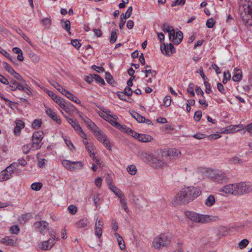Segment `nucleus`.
<instances>
[{
  "mask_svg": "<svg viewBox=\"0 0 252 252\" xmlns=\"http://www.w3.org/2000/svg\"><path fill=\"white\" fill-rule=\"evenodd\" d=\"M115 235L117 238V241L120 249L122 250H124L126 248V246L125 244H124V241L123 240V238L117 233H115Z\"/></svg>",
  "mask_w": 252,
  "mask_h": 252,
  "instance_id": "c85d7f7f",
  "label": "nucleus"
},
{
  "mask_svg": "<svg viewBox=\"0 0 252 252\" xmlns=\"http://www.w3.org/2000/svg\"><path fill=\"white\" fill-rule=\"evenodd\" d=\"M43 138V132L42 131H36L33 133L32 138L36 140H42Z\"/></svg>",
  "mask_w": 252,
  "mask_h": 252,
  "instance_id": "e433bc0d",
  "label": "nucleus"
},
{
  "mask_svg": "<svg viewBox=\"0 0 252 252\" xmlns=\"http://www.w3.org/2000/svg\"><path fill=\"white\" fill-rule=\"evenodd\" d=\"M231 75L229 72H224L223 73V79L222 80V83L223 84H226L227 83V80L230 79Z\"/></svg>",
  "mask_w": 252,
  "mask_h": 252,
  "instance_id": "6e6d98bb",
  "label": "nucleus"
},
{
  "mask_svg": "<svg viewBox=\"0 0 252 252\" xmlns=\"http://www.w3.org/2000/svg\"><path fill=\"white\" fill-rule=\"evenodd\" d=\"M83 121L85 122V123H86L89 127L93 130V131L94 132V133H96L97 131H98L100 129L94 123H93L90 119H88L87 118H82Z\"/></svg>",
  "mask_w": 252,
  "mask_h": 252,
  "instance_id": "5701e85b",
  "label": "nucleus"
},
{
  "mask_svg": "<svg viewBox=\"0 0 252 252\" xmlns=\"http://www.w3.org/2000/svg\"><path fill=\"white\" fill-rule=\"evenodd\" d=\"M213 179L218 183H223L227 182L228 177L226 173L220 171L215 174Z\"/></svg>",
  "mask_w": 252,
  "mask_h": 252,
  "instance_id": "9b49d317",
  "label": "nucleus"
},
{
  "mask_svg": "<svg viewBox=\"0 0 252 252\" xmlns=\"http://www.w3.org/2000/svg\"><path fill=\"white\" fill-rule=\"evenodd\" d=\"M132 6H129L127 10H126V13L124 14V13H123L122 14V17L123 16V17L124 18V19H127V18H128L130 15H131V12H132Z\"/></svg>",
  "mask_w": 252,
  "mask_h": 252,
  "instance_id": "8fccbe9b",
  "label": "nucleus"
},
{
  "mask_svg": "<svg viewBox=\"0 0 252 252\" xmlns=\"http://www.w3.org/2000/svg\"><path fill=\"white\" fill-rule=\"evenodd\" d=\"M171 102V98L170 96H166L163 99V103L166 107H168L170 105Z\"/></svg>",
  "mask_w": 252,
  "mask_h": 252,
  "instance_id": "864d4df0",
  "label": "nucleus"
},
{
  "mask_svg": "<svg viewBox=\"0 0 252 252\" xmlns=\"http://www.w3.org/2000/svg\"><path fill=\"white\" fill-rule=\"evenodd\" d=\"M137 139L139 141L147 143L153 140V138L150 135L139 134Z\"/></svg>",
  "mask_w": 252,
  "mask_h": 252,
  "instance_id": "393cba45",
  "label": "nucleus"
},
{
  "mask_svg": "<svg viewBox=\"0 0 252 252\" xmlns=\"http://www.w3.org/2000/svg\"><path fill=\"white\" fill-rule=\"evenodd\" d=\"M185 215L189 219L196 223H206L209 220L208 216L198 214L194 212L187 211Z\"/></svg>",
  "mask_w": 252,
  "mask_h": 252,
  "instance_id": "423d86ee",
  "label": "nucleus"
},
{
  "mask_svg": "<svg viewBox=\"0 0 252 252\" xmlns=\"http://www.w3.org/2000/svg\"><path fill=\"white\" fill-rule=\"evenodd\" d=\"M13 85H16L17 89L23 91L25 92H27V91H28V89L27 87H25L23 85H21V84H19L16 81H13Z\"/></svg>",
  "mask_w": 252,
  "mask_h": 252,
  "instance_id": "09e8293b",
  "label": "nucleus"
},
{
  "mask_svg": "<svg viewBox=\"0 0 252 252\" xmlns=\"http://www.w3.org/2000/svg\"><path fill=\"white\" fill-rule=\"evenodd\" d=\"M127 172L131 175H135L137 173V168L135 165H129L126 168Z\"/></svg>",
  "mask_w": 252,
  "mask_h": 252,
  "instance_id": "2f4dec72",
  "label": "nucleus"
},
{
  "mask_svg": "<svg viewBox=\"0 0 252 252\" xmlns=\"http://www.w3.org/2000/svg\"><path fill=\"white\" fill-rule=\"evenodd\" d=\"M71 43L77 49H78L80 47L81 44L77 39L72 40Z\"/></svg>",
  "mask_w": 252,
  "mask_h": 252,
  "instance_id": "774afa93",
  "label": "nucleus"
},
{
  "mask_svg": "<svg viewBox=\"0 0 252 252\" xmlns=\"http://www.w3.org/2000/svg\"><path fill=\"white\" fill-rule=\"evenodd\" d=\"M61 108L63 109L65 112L68 113L70 111L71 105L68 102L65 101L63 104L62 105Z\"/></svg>",
  "mask_w": 252,
  "mask_h": 252,
  "instance_id": "a18cd8bd",
  "label": "nucleus"
},
{
  "mask_svg": "<svg viewBox=\"0 0 252 252\" xmlns=\"http://www.w3.org/2000/svg\"><path fill=\"white\" fill-rule=\"evenodd\" d=\"M126 132L129 135H131V136L134 137L136 139H137L139 134L134 131L132 129H131L129 128H127V130H126Z\"/></svg>",
  "mask_w": 252,
  "mask_h": 252,
  "instance_id": "3c124183",
  "label": "nucleus"
},
{
  "mask_svg": "<svg viewBox=\"0 0 252 252\" xmlns=\"http://www.w3.org/2000/svg\"><path fill=\"white\" fill-rule=\"evenodd\" d=\"M202 117V112L198 110L195 112L194 119L196 121H199Z\"/></svg>",
  "mask_w": 252,
  "mask_h": 252,
  "instance_id": "680f3d73",
  "label": "nucleus"
},
{
  "mask_svg": "<svg viewBox=\"0 0 252 252\" xmlns=\"http://www.w3.org/2000/svg\"><path fill=\"white\" fill-rule=\"evenodd\" d=\"M134 114L136 115V120L139 123H142L145 120V118L139 115L137 113L134 112Z\"/></svg>",
  "mask_w": 252,
  "mask_h": 252,
  "instance_id": "0e129e2a",
  "label": "nucleus"
},
{
  "mask_svg": "<svg viewBox=\"0 0 252 252\" xmlns=\"http://www.w3.org/2000/svg\"><path fill=\"white\" fill-rule=\"evenodd\" d=\"M243 126L242 125H231L228 127L224 131H222V133H233L237 131L242 128Z\"/></svg>",
  "mask_w": 252,
  "mask_h": 252,
  "instance_id": "4be33fe9",
  "label": "nucleus"
},
{
  "mask_svg": "<svg viewBox=\"0 0 252 252\" xmlns=\"http://www.w3.org/2000/svg\"><path fill=\"white\" fill-rule=\"evenodd\" d=\"M24 124L20 120L17 121L16 122V126L14 128V132L16 135L20 133V130L22 128H24Z\"/></svg>",
  "mask_w": 252,
  "mask_h": 252,
  "instance_id": "a878e982",
  "label": "nucleus"
},
{
  "mask_svg": "<svg viewBox=\"0 0 252 252\" xmlns=\"http://www.w3.org/2000/svg\"><path fill=\"white\" fill-rule=\"evenodd\" d=\"M54 100L61 107L63 104L64 102L65 101L64 99L60 97H59L58 96L55 98H54Z\"/></svg>",
  "mask_w": 252,
  "mask_h": 252,
  "instance_id": "052dcab7",
  "label": "nucleus"
},
{
  "mask_svg": "<svg viewBox=\"0 0 252 252\" xmlns=\"http://www.w3.org/2000/svg\"><path fill=\"white\" fill-rule=\"evenodd\" d=\"M162 29L164 32H168V34H171V32H173L174 30L172 27L169 26L167 23H164L162 25Z\"/></svg>",
  "mask_w": 252,
  "mask_h": 252,
  "instance_id": "72a5a7b5",
  "label": "nucleus"
},
{
  "mask_svg": "<svg viewBox=\"0 0 252 252\" xmlns=\"http://www.w3.org/2000/svg\"><path fill=\"white\" fill-rule=\"evenodd\" d=\"M109 189L110 190L114 192V193L118 197L121 198V197H124V195L122 191L119 189L117 187H115L113 184L110 183L109 184Z\"/></svg>",
  "mask_w": 252,
  "mask_h": 252,
  "instance_id": "aec40b11",
  "label": "nucleus"
},
{
  "mask_svg": "<svg viewBox=\"0 0 252 252\" xmlns=\"http://www.w3.org/2000/svg\"><path fill=\"white\" fill-rule=\"evenodd\" d=\"M93 79H95L96 81H97L98 82L100 83L101 84H105L104 80L97 74H93Z\"/></svg>",
  "mask_w": 252,
  "mask_h": 252,
  "instance_id": "4d7b16f0",
  "label": "nucleus"
},
{
  "mask_svg": "<svg viewBox=\"0 0 252 252\" xmlns=\"http://www.w3.org/2000/svg\"><path fill=\"white\" fill-rule=\"evenodd\" d=\"M30 57L32 61L34 63H37L39 61V57L34 53L31 54Z\"/></svg>",
  "mask_w": 252,
  "mask_h": 252,
  "instance_id": "338daca9",
  "label": "nucleus"
},
{
  "mask_svg": "<svg viewBox=\"0 0 252 252\" xmlns=\"http://www.w3.org/2000/svg\"><path fill=\"white\" fill-rule=\"evenodd\" d=\"M231 195H238L237 183L231 184Z\"/></svg>",
  "mask_w": 252,
  "mask_h": 252,
  "instance_id": "37998d69",
  "label": "nucleus"
},
{
  "mask_svg": "<svg viewBox=\"0 0 252 252\" xmlns=\"http://www.w3.org/2000/svg\"><path fill=\"white\" fill-rule=\"evenodd\" d=\"M62 22H63V24L62 25V28L66 31L69 34H71V32L70 31V22L67 20L65 21H63V20L62 21Z\"/></svg>",
  "mask_w": 252,
  "mask_h": 252,
  "instance_id": "f704fd0d",
  "label": "nucleus"
},
{
  "mask_svg": "<svg viewBox=\"0 0 252 252\" xmlns=\"http://www.w3.org/2000/svg\"><path fill=\"white\" fill-rule=\"evenodd\" d=\"M42 25L46 28H49L51 25V20L49 18H46L42 20Z\"/></svg>",
  "mask_w": 252,
  "mask_h": 252,
  "instance_id": "5fc2aeb1",
  "label": "nucleus"
},
{
  "mask_svg": "<svg viewBox=\"0 0 252 252\" xmlns=\"http://www.w3.org/2000/svg\"><path fill=\"white\" fill-rule=\"evenodd\" d=\"M168 34L170 41L173 42L175 44L180 43L183 38V32L180 31H178L175 34V30H174L173 32H171V34L169 33Z\"/></svg>",
  "mask_w": 252,
  "mask_h": 252,
  "instance_id": "1a4fd4ad",
  "label": "nucleus"
},
{
  "mask_svg": "<svg viewBox=\"0 0 252 252\" xmlns=\"http://www.w3.org/2000/svg\"><path fill=\"white\" fill-rule=\"evenodd\" d=\"M101 117L114 126L118 125V122L115 121L118 119V118L115 115H112L106 113V115H103Z\"/></svg>",
  "mask_w": 252,
  "mask_h": 252,
  "instance_id": "dca6fc26",
  "label": "nucleus"
},
{
  "mask_svg": "<svg viewBox=\"0 0 252 252\" xmlns=\"http://www.w3.org/2000/svg\"><path fill=\"white\" fill-rule=\"evenodd\" d=\"M239 12L243 22L252 26V0H241Z\"/></svg>",
  "mask_w": 252,
  "mask_h": 252,
  "instance_id": "f03ea898",
  "label": "nucleus"
},
{
  "mask_svg": "<svg viewBox=\"0 0 252 252\" xmlns=\"http://www.w3.org/2000/svg\"><path fill=\"white\" fill-rule=\"evenodd\" d=\"M55 242L54 240L49 239L47 241L41 242L39 244L38 248L40 250L46 251L51 249L55 245Z\"/></svg>",
  "mask_w": 252,
  "mask_h": 252,
  "instance_id": "4468645a",
  "label": "nucleus"
},
{
  "mask_svg": "<svg viewBox=\"0 0 252 252\" xmlns=\"http://www.w3.org/2000/svg\"><path fill=\"white\" fill-rule=\"evenodd\" d=\"M231 184H227L223 186L220 189L221 192H222L225 194H231Z\"/></svg>",
  "mask_w": 252,
  "mask_h": 252,
  "instance_id": "473e14b6",
  "label": "nucleus"
},
{
  "mask_svg": "<svg viewBox=\"0 0 252 252\" xmlns=\"http://www.w3.org/2000/svg\"><path fill=\"white\" fill-rule=\"evenodd\" d=\"M63 139L65 144H66L67 147L70 149V150H71L72 151H74L75 148L71 141L69 139H67L66 137H63Z\"/></svg>",
  "mask_w": 252,
  "mask_h": 252,
  "instance_id": "79ce46f5",
  "label": "nucleus"
},
{
  "mask_svg": "<svg viewBox=\"0 0 252 252\" xmlns=\"http://www.w3.org/2000/svg\"><path fill=\"white\" fill-rule=\"evenodd\" d=\"M32 143L31 146V149H32V150H38L41 147V140H36L32 138Z\"/></svg>",
  "mask_w": 252,
  "mask_h": 252,
  "instance_id": "cd10ccee",
  "label": "nucleus"
},
{
  "mask_svg": "<svg viewBox=\"0 0 252 252\" xmlns=\"http://www.w3.org/2000/svg\"><path fill=\"white\" fill-rule=\"evenodd\" d=\"M120 203L122 205V207L125 211V212L128 213L129 212V209L128 208V207L127 206V203L124 197H121L120 198Z\"/></svg>",
  "mask_w": 252,
  "mask_h": 252,
  "instance_id": "ea45409f",
  "label": "nucleus"
},
{
  "mask_svg": "<svg viewBox=\"0 0 252 252\" xmlns=\"http://www.w3.org/2000/svg\"><path fill=\"white\" fill-rule=\"evenodd\" d=\"M0 242L6 245L14 246L16 243V240L15 239L11 238L10 237L6 236L1 238L0 240Z\"/></svg>",
  "mask_w": 252,
  "mask_h": 252,
  "instance_id": "b1692460",
  "label": "nucleus"
},
{
  "mask_svg": "<svg viewBox=\"0 0 252 252\" xmlns=\"http://www.w3.org/2000/svg\"><path fill=\"white\" fill-rule=\"evenodd\" d=\"M34 226L40 232H42L48 229V223L46 221L41 220L35 222L34 223Z\"/></svg>",
  "mask_w": 252,
  "mask_h": 252,
  "instance_id": "2eb2a0df",
  "label": "nucleus"
},
{
  "mask_svg": "<svg viewBox=\"0 0 252 252\" xmlns=\"http://www.w3.org/2000/svg\"><path fill=\"white\" fill-rule=\"evenodd\" d=\"M171 237L170 235L162 234L156 237L153 240L152 246L157 249L166 247L171 242Z\"/></svg>",
  "mask_w": 252,
  "mask_h": 252,
  "instance_id": "20e7f679",
  "label": "nucleus"
},
{
  "mask_svg": "<svg viewBox=\"0 0 252 252\" xmlns=\"http://www.w3.org/2000/svg\"><path fill=\"white\" fill-rule=\"evenodd\" d=\"M63 94L65 95L69 99L77 104L81 103V101L77 97H76L74 94H72L70 92L67 91L66 90L63 91Z\"/></svg>",
  "mask_w": 252,
  "mask_h": 252,
  "instance_id": "a211bd4d",
  "label": "nucleus"
},
{
  "mask_svg": "<svg viewBox=\"0 0 252 252\" xmlns=\"http://www.w3.org/2000/svg\"><path fill=\"white\" fill-rule=\"evenodd\" d=\"M51 84L62 94H63V91L65 90V89H63L57 82H56L55 81L52 82L51 83Z\"/></svg>",
  "mask_w": 252,
  "mask_h": 252,
  "instance_id": "c03bdc74",
  "label": "nucleus"
},
{
  "mask_svg": "<svg viewBox=\"0 0 252 252\" xmlns=\"http://www.w3.org/2000/svg\"><path fill=\"white\" fill-rule=\"evenodd\" d=\"M163 47L161 46L160 49L162 54L166 56H171L175 52V48L172 44L170 43L166 45L163 43Z\"/></svg>",
  "mask_w": 252,
  "mask_h": 252,
  "instance_id": "ddd939ff",
  "label": "nucleus"
},
{
  "mask_svg": "<svg viewBox=\"0 0 252 252\" xmlns=\"http://www.w3.org/2000/svg\"><path fill=\"white\" fill-rule=\"evenodd\" d=\"M17 163H13L1 171L0 173V182L7 181L12 177L13 173L19 172L20 171L17 169Z\"/></svg>",
  "mask_w": 252,
  "mask_h": 252,
  "instance_id": "39448f33",
  "label": "nucleus"
},
{
  "mask_svg": "<svg viewBox=\"0 0 252 252\" xmlns=\"http://www.w3.org/2000/svg\"><path fill=\"white\" fill-rule=\"evenodd\" d=\"M201 194L199 188L188 187L181 189L174 197L173 203L175 205L188 203Z\"/></svg>",
  "mask_w": 252,
  "mask_h": 252,
  "instance_id": "f257e3e1",
  "label": "nucleus"
},
{
  "mask_svg": "<svg viewBox=\"0 0 252 252\" xmlns=\"http://www.w3.org/2000/svg\"><path fill=\"white\" fill-rule=\"evenodd\" d=\"M242 78V72L241 69L235 68L233 71L232 79L234 82H238L241 80Z\"/></svg>",
  "mask_w": 252,
  "mask_h": 252,
  "instance_id": "f3484780",
  "label": "nucleus"
},
{
  "mask_svg": "<svg viewBox=\"0 0 252 252\" xmlns=\"http://www.w3.org/2000/svg\"><path fill=\"white\" fill-rule=\"evenodd\" d=\"M46 113L53 120L56 121L58 124L61 123L60 118L52 109L50 108H47L46 110Z\"/></svg>",
  "mask_w": 252,
  "mask_h": 252,
  "instance_id": "6ab92c4d",
  "label": "nucleus"
},
{
  "mask_svg": "<svg viewBox=\"0 0 252 252\" xmlns=\"http://www.w3.org/2000/svg\"><path fill=\"white\" fill-rule=\"evenodd\" d=\"M165 153L164 156L168 157L171 162L174 159L180 157L181 153L179 150L176 149H171L168 151H164Z\"/></svg>",
  "mask_w": 252,
  "mask_h": 252,
  "instance_id": "9d476101",
  "label": "nucleus"
},
{
  "mask_svg": "<svg viewBox=\"0 0 252 252\" xmlns=\"http://www.w3.org/2000/svg\"><path fill=\"white\" fill-rule=\"evenodd\" d=\"M97 139L101 142H103L107 138L106 135L103 133L100 130L95 133Z\"/></svg>",
  "mask_w": 252,
  "mask_h": 252,
  "instance_id": "7c9ffc66",
  "label": "nucleus"
},
{
  "mask_svg": "<svg viewBox=\"0 0 252 252\" xmlns=\"http://www.w3.org/2000/svg\"><path fill=\"white\" fill-rule=\"evenodd\" d=\"M249 241L247 239H244L241 241L239 244V248L243 249L246 247L249 244Z\"/></svg>",
  "mask_w": 252,
  "mask_h": 252,
  "instance_id": "603ef678",
  "label": "nucleus"
},
{
  "mask_svg": "<svg viewBox=\"0 0 252 252\" xmlns=\"http://www.w3.org/2000/svg\"><path fill=\"white\" fill-rule=\"evenodd\" d=\"M165 154L164 151H163L158 157H155L152 165L155 168L160 169L169 166L171 161L167 156H164Z\"/></svg>",
  "mask_w": 252,
  "mask_h": 252,
  "instance_id": "7ed1b4c3",
  "label": "nucleus"
},
{
  "mask_svg": "<svg viewBox=\"0 0 252 252\" xmlns=\"http://www.w3.org/2000/svg\"><path fill=\"white\" fill-rule=\"evenodd\" d=\"M65 118L67 122L71 125V126L74 128V129L76 131V132L78 130H81V127H80V125L78 124V123L73 121V120L71 118H69L67 117H65Z\"/></svg>",
  "mask_w": 252,
  "mask_h": 252,
  "instance_id": "bb28decb",
  "label": "nucleus"
},
{
  "mask_svg": "<svg viewBox=\"0 0 252 252\" xmlns=\"http://www.w3.org/2000/svg\"><path fill=\"white\" fill-rule=\"evenodd\" d=\"M42 187V184L39 182L32 183L31 185V188L32 190L35 191L39 190Z\"/></svg>",
  "mask_w": 252,
  "mask_h": 252,
  "instance_id": "58836bf2",
  "label": "nucleus"
},
{
  "mask_svg": "<svg viewBox=\"0 0 252 252\" xmlns=\"http://www.w3.org/2000/svg\"><path fill=\"white\" fill-rule=\"evenodd\" d=\"M230 161L233 164H243V161L238 157H234L230 159Z\"/></svg>",
  "mask_w": 252,
  "mask_h": 252,
  "instance_id": "de8ad7c7",
  "label": "nucleus"
},
{
  "mask_svg": "<svg viewBox=\"0 0 252 252\" xmlns=\"http://www.w3.org/2000/svg\"><path fill=\"white\" fill-rule=\"evenodd\" d=\"M150 67V66L148 65H146L145 66L146 70L144 71H142V72H145V73H149L152 77H156L157 74V72L154 70H151L148 69Z\"/></svg>",
  "mask_w": 252,
  "mask_h": 252,
  "instance_id": "a19ab883",
  "label": "nucleus"
},
{
  "mask_svg": "<svg viewBox=\"0 0 252 252\" xmlns=\"http://www.w3.org/2000/svg\"><path fill=\"white\" fill-rule=\"evenodd\" d=\"M62 163L63 167L69 171L81 170L84 165L83 162L81 161H71L69 160L63 159Z\"/></svg>",
  "mask_w": 252,
  "mask_h": 252,
  "instance_id": "0eeeda50",
  "label": "nucleus"
},
{
  "mask_svg": "<svg viewBox=\"0 0 252 252\" xmlns=\"http://www.w3.org/2000/svg\"><path fill=\"white\" fill-rule=\"evenodd\" d=\"M215 203V198L214 195H210L205 200V205L208 207L213 206Z\"/></svg>",
  "mask_w": 252,
  "mask_h": 252,
  "instance_id": "c756f323",
  "label": "nucleus"
},
{
  "mask_svg": "<svg viewBox=\"0 0 252 252\" xmlns=\"http://www.w3.org/2000/svg\"><path fill=\"white\" fill-rule=\"evenodd\" d=\"M118 30L113 31L111 32V35L109 38L110 42L112 44L115 43L117 39V31Z\"/></svg>",
  "mask_w": 252,
  "mask_h": 252,
  "instance_id": "4c0bfd02",
  "label": "nucleus"
},
{
  "mask_svg": "<svg viewBox=\"0 0 252 252\" xmlns=\"http://www.w3.org/2000/svg\"><path fill=\"white\" fill-rule=\"evenodd\" d=\"M105 79L106 81L109 84L112 85L114 84V80L113 79L112 75L109 72H106L105 73Z\"/></svg>",
  "mask_w": 252,
  "mask_h": 252,
  "instance_id": "49530a36",
  "label": "nucleus"
},
{
  "mask_svg": "<svg viewBox=\"0 0 252 252\" xmlns=\"http://www.w3.org/2000/svg\"><path fill=\"white\" fill-rule=\"evenodd\" d=\"M217 88L219 92H220L222 94H226V91L223 87V86L220 83H218L217 84Z\"/></svg>",
  "mask_w": 252,
  "mask_h": 252,
  "instance_id": "69168bd1",
  "label": "nucleus"
},
{
  "mask_svg": "<svg viewBox=\"0 0 252 252\" xmlns=\"http://www.w3.org/2000/svg\"><path fill=\"white\" fill-rule=\"evenodd\" d=\"M84 144L86 145V148L89 154L94 152V146L91 143L87 141L84 142Z\"/></svg>",
  "mask_w": 252,
  "mask_h": 252,
  "instance_id": "c9c22d12",
  "label": "nucleus"
},
{
  "mask_svg": "<svg viewBox=\"0 0 252 252\" xmlns=\"http://www.w3.org/2000/svg\"><path fill=\"white\" fill-rule=\"evenodd\" d=\"M186 0H176L172 2L171 6L173 7L176 5H183L185 3Z\"/></svg>",
  "mask_w": 252,
  "mask_h": 252,
  "instance_id": "13d9d810",
  "label": "nucleus"
},
{
  "mask_svg": "<svg viewBox=\"0 0 252 252\" xmlns=\"http://www.w3.org/2000/svg\"><path fill=\"white\" fill-rule=\"evenodd\" d=\"M134 114L136 115V120L139 123H142L145 120V118L139 115L137 113L134 112Z\"/></svg>",
  "mask_w": 252,
  "mask_h": 252,
  "instance_id": "e2e57ef3",
  "label": "nucleus"
},
{
  "mask_svg": "<svg viewBox=\"0 0 252 252\" xmlns=\"http://www.w3.org/2000/svg\"><path fill=\"white\" fill-rule=\"evenodd\" d=\"M77 207L73 205H70L68 207V210L69 213L72 215H74L77 212Z\"/></svg>",
  "mask_w": 252,
  "mask_h": 252,
  "instance_id": "bf43d9fd",
  "label": "nucleus"
},
{
  "mask_svg": "<svg viewBox=\"0 0 252 252\" xmlns=\"http://www.w3.org/2000/svg\"><path fill=\"white\" fill-rule=\"evenodd\" d=\"M237 184L238 195L252 192V182H241Z\"/></svg>",
  "mask_w": 252,
  "mask_h": 252,
  "instance_id": "6e6552de",
  "label": "nucleus"
},
{
  "mask_svg": "<svg viewBox=\"0 0 252 252\" xmlns=\"http://www.w3.org/2000/svg\"><path fill=\"white\" fill-rule=\"evenodd\" d=\"M89 223L90 221L87 218L84 217L75 223V226L78 228H85Z\"/></svg>",
  "mask_w": 252,
  "mask_h": 252,
  "instance_id": "412c9836",
  "label": "nucleus"
},
{
  "mask_svg": "<svg viewBox=\"0 0 252 252\" xmlns=\"http://www.w3.org/2000/svg\"><path fill=\"white\" fill-rule=\"evenodd\" d=\"M138 156L144 161L151 163L153 165L155 157L152 154L146 151H140L138 153Z\"/></svg>",
  "mask_w": 252,
  "mask_h": 252,
  "instance_id": "f8f14e48",
  "label": "nucleus"
}]
</instances>
